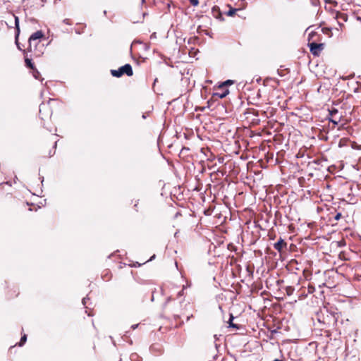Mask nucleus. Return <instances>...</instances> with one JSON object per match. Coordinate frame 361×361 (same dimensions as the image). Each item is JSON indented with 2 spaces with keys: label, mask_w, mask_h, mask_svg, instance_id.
<instances>
[{
  "label": "nucleus",
  "mask_w": 361,
  "mask_h": 361,
  "mask_svg": "<svg viewBox=\"0 0 361 361\" xmlns=\"http://www.w3.org/2000/svg\"><path fill=\"white\" fill-rule=\"evenodd\" d=\"M111 74L116 78H120L125 74L128 76H132L133 71L131 65L127 63L120 67L118 70H111Z\"/></svg>",
  "instance_id": "f257e3e1"
},
{
  "label": "nucleus",
  "mask_w": 361,
  "mask_h": 361,
  "mask_svg": "<svg viewBox=\"0 0 361 361\" xmlns=\"http://www.w3.org/2000/svg\"><path fill=\"white\" fill-rule=\"evenodd\" d=\"M329 121L334 125H337L341 122L342 114L338 115V111L334 108L329 111Z\"/></svg>",
  "instance_id": "20e7f679"
},
{
  "label": "nucleus",
  "mask_w": 361,
  "mask_h": 361,
  "mask_svg": "<svg viewBox=\"0 0 361 361\" xmlns=\"http://www.w3.org/2000/svg\"><path fill=\"white\" fill-rule=\"evenodd\" d=\"M51 114V111L48 104H42L39 106V115L42 119L50 117Z\"/></svg>",
  "instance_id": "39448f33"
},
{
  "label": "nucleus",
  "mask_w": 361,
  "mask_h": 361,
  "mask_svg": "<svg viewBox=\"0 0 361 361\" xmlns=\"http://www.w3.org/2000/svg\"><path fill=\"white\" fill-rule=\"evenodd\" d=\"M44 37V34L42 31L38 30L33 34L29 38V47L27 48V51L30 52H32V42L37 39H40Z\"/></svg>",
  "instance_id": "7ed1b4c3"
},
{
  "label": "nucleus",
  "mask_w": 361,
  "mask_h": 361,
  "mask_svg": "<svg viewBox=\"0 0 361 361\" xmlns=\"http://www.w3.org/2000/svg\"><path fill=\"white\" fill-rule=\"evenodd\" d=\"M34 56L37 57V56H39V54H35Z\"/></svg>",
  "instance_id": "393cba45"
},
{
  "label": "nucleus",
  "mask_w": 361,
  "mask_h": 361,
  "mask_svg": "<svg viewBox=\"0 0 361 361\" xmlns=\"http://www.w3.org/2000/svg\"><path fill=\"white\" fill-rule=\"evenodd\" d=\"M190 4L193 6H197L199 4V0H188Z\"/></svg>",
  "instance_id": "f3484780"
},
{
  "label": "nucleus",
  "mask_w": 361,
  "mask_h": 361,
  "mask_svg": "<svg viewBox=\"0 0 361 361\" xmlns=\"http://www.w3.org/2000/svg\"><path fill=\"white\" fill-rule=\"evenodd\" d=\"M32 74H33L34 77L36 79H39V73L38 72V71L36 68H35V70H32Z\"/></svg>",
  "instance_id": "6ab92c4d"
},
{
  "label": "nucleus",
  "mask_w": 361,
  "mask_h": 361,
  "mask_svg": "<svg viewBox=\"0 0 361 361\" xmlns=\"http://www.w3.org/2000/svg\"><path fill=\"white\" fill-rule=\"evenodd\" d=\"M309 47L312 54L315 56H318L324 49V44L322 43L318 44L316 42H312L309 44Z\"/></svg>",
  "instance_id": "f03ea898"
},
{
  "label": "nucleus",
  "mask_w": 361,
  "mask_h": 361,
  "mask_svg": "<svg viewBox=\"0 0 361 361\" xmlns=\"http://www.w3.org/2000/svg\"><path fill=\"white\" fill-rule=\"evenodd\" d=\"M335 18L338 20V23L341 27L343 26V22H346L348 20V15L341 12H336Z\"/></svg>",
  "instance_id": "6e6552de"
},
{
  "label": "nucleus",
  "mask_w": 361,
  "mask_h": 361,
  "mask_svg": "<svg viewBox=\"0 0 361 361\" xmlns=\"http://www.w3.org/2000/svg\"><path fill=\"white\" fill-rule=\"evenodd\" d=\"M15 23H16V30H17V35H16V39H17L18 36L19 35V32H20L19 24H18V18L17 16H15Z\"/></svg>",
  "instance_id": "2eb2a0df"
},
{
  "label": "nucleus",
  "mask_w": 361,
  "mask_h": 361,
  "mask_svg": "<svg viewBox=\"0 0 361 361\" xmlns=\"http://www.w3.org/2000/svg\"><path fill=\"white\" fill-rule=\"evenodd\" d=\"M274 361H282V360H279V359H276V360H274Z\"/></svg>",
  "instance_id": "b1692460"
},
{
  "label": "nucleus",
  "mask_w": 361,
  "mask_h": 361,
  "mask_svg": "<svg viewBox=\"0 0 361 361\" xmlns=\"http://www.w3.org/2000/svg\"><path fill=\"white\" fill-rule=\"evenodd\" d=\"M233 317L231 314V317H230V320H229V326L239 329V326L237 324L233 323Z\"/></svg>",
  "instance_id": "4468645a"
},
{
  "label": "nucleus",
  "mask_w": 361,
  "mask_h": 361,
  "mask_svg": "<svg viewBox=\"0 0 361 361\" xmlns=\"http://www.w3.org/2000/svg\"><path fill=\"white\" fill-rule=\"evenodd\" d=\"M7 288L6 295L8 299H13L18 296L20 292L17 287L10 288L8 286Z\"/></svg>",
  "instance_id": "423d86ee"
},
{
  "label": "nucleus",
  "mask_w": 361,
  "mask_h": 361,
  "mask_svg": "<svg viewBox=\"0 0 361 361\" xmlns=\"http://www.w3.org/2000/svg\"><path fill=\"white\" fill-rule=\"evenodd\" d=\"M293 290H294V289L291 286H288L286 288V291H287L288 295H290Z\"/></svg>",
  "instance_id": "aec40b11"
},
{
  "label": "nucleus",
  "mask_w": 361,
  "mask_h": 361,
  "mask_svg": "<svg viewBox=\"0 0 361 361\" xmlns=\"http://www.w3.org/2000/svg\"><path fill=\"white\" fill-rule=\"evenodd\" d=\"M237 11L236 8H230L229 11L227 12V16H233Z\"/></svg>",
  "instance_id": "dca6fc26"
},
{
  "label": "nucleus",
  "mask_w": 361,
  "mask_h": 361,
  "mask_svg": "<svg viewBox=\"0 0 361 361\" xmlns=\"http://www.w3.org/2000/svg\"><path fill=\"white\" fill-rule=\"evenodd\" d=\"M233 84V80H228L224 82H222L221 84H220L218 87H217V90H221V89H223V88H226L227 87L228 88V85H231Z\"/></svg>",
  "instance_id": "f8f14e48"
},
{
  "label": "nucleus",
  "mask_w": 361,
  "mask_h": 361,
  "mask_svg": "<svg viewBox=\"0 0 361 361\" xmlns=\"http://www.w3.org/2000/svg\"><path fill=\"white\" fill-rule=\"evenodd\" d=\"M24 54H25V66L31 69V70H35V66L34 65V63L32 62V59L29 58L27 56V54H25V51H24Z\"/></svg>",
  "instance_id": "9b49d317"
},
{
  "label": "nucleus",
  "mask_w": 361,
  "mask_h": 361,
  "mask_svg": "<svg viewBox=\"0 0 361 361\" xmlns=\"http://www.w3.org/2000/svg\"><path fill=\"white\" fill-rule=\"evenodd\" d=\"M26 341H27V335L24 334L21 337L20 342L17 345H18L19 346H23L25 343Z\"/></svg>",
  "instance_id": "ddd939ff"
},
{
  "label": "nucleus",
  "mask_w": 361,
  "mask_h": 361,
  "mask_svg": "<svg viewBox=\"0 0 361 361\" xmlns=\"http://www.w3.org/2000/svg\"><path fill=\"white\" fill-rule=\"evenodd\" d=\"M217 92H216L215 93H214V96H216V97H218L219 98H224L225 97H226L228 93H229V90L227 87L226 88H223V89H221V90H217Z\"/></svg>",
  "instance_id": "9d476101"
},
{
  "label": "nucleus",
  "mask_w": 361,
  "mask_h": 361,
  "mask_svg": "<svg viewBox=\"0 0 361 361\" xmlns=\"http://www.w3.org/2000/svg\"><path fill=\"white\" fill-rule=\"evenodd\" d=\"M179 216H180L182 215L180 213L178 212V213L176 214L175 217L177 219Z\"/></svg>",
  "instance_id": "4be33fe9"
},
{
  "label": "nucleus",
  "mask_w": 361,
  "mask_h": 361,
  "mask_svg": "<svg viewBox=\"0 0 361 361\" xmlns=\"http://www.w3.org/2000/svg\"><path fill=\"white\" fill-rule=\"evenodd\" d=\"M342 217V214L341 212H337L335 216H334V219L335 221H338Z\"/></svg>",
  "instance_id": "a211bd4d"
},
{
  "label": "nucleus",
  "mask_w": 361,
  "mask_h": 361,
  "mask_svg": "<svg viewBox=\"0 0 361 361\" xmlns=\"http://www.w3.org/2000/svg\"><path fill=\"white\" fill-rule=\"evenodd\" d=\"M172 314L173 315L174 317H179V314H178V312H176V311L173 312Z\"/></svg>",
  "instance_id": "412c9836"
},
{
  "label": "nucleus",
  "mask_w": 361,
  "mask_h": 361,
  "mask_svg": "<svg viewBox=\"0 0 361 361\" xmlns=\"http://www.w3.org/2000/svg\"><path fill=\"white\" fill-rule=\"evenodd\" d=\"M287 247V243L285 240L280 238L279 240L274 244V247L279 252H282L283 249H286Z\"/></svg>",
  "instance_id": "0eeeda50"
},
{
  "label": "nucleus",
  "mask_w": 361,
  "mask_h": 361,
  "mask_svg": "<svg viewBox=\"0 0 361 361\" xmlns=\"http://www.w3.org/2000/svg\"><path fill=\"white\" fill-rule=\"evenodd\" d=\"M212 14L213 17H214L216 19H219V20H224L220 8L218 6H213V8H212Z\"/></svg>",
  "instance_id": "1a4fd4ad"
},
{
  "label": "nucleus",
  "mask_w": 361,
  "mask_h": 361,
  "mask_svg": "<svg viewBox=\"0 0 361 361\" xmlns=\"http://www.w3.org/2000/svg\"><path fill=\"white\" fill-rule=\"evenodd\" d=\"M137 326V325H135V326L133 325V326H132V328L134 329H135V327H136Z\"/></svg>",
  "instance_id": "5701e85b"
}]
</instances>
